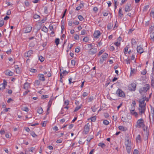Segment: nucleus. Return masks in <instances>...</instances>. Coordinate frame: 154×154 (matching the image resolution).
<instances>
[{
    "label": "nucleus",
    "mask_w": 154,
    "mask_h": 154,
    "mask_svg": "<svg viewBox=\"0 0 154 154\" xmlns=\"http://www.w3.org/2000/svg\"><path fill=\"white\" fill-rule=\"evenodd\" d=\"M129 45H127L124 48V54L128 58H135L137 57L136 54L133 51H131V50H129V48H130Z\"/></svg>",
    "instance_id": "obj_1"
},
{
    "label": "nucleus",
    "mask_w": 154,
    "mask_h": 154,
    "mask_svg": "<svg viewBox=\"0 0 154 154\" xmlns=\"http://www.w3.org/2000/svg\"><path fill=\"white\" fill-rule=\"evenodd\" d=\"M144 126V121L142 119L137 120V122L136 125H135L136 127L138 128L143 127Z\"/></svg>",
    "instance_id": "obj_2"
},
{
    "label": "nucleus",
    "mask_w": 154,
    "mask_h": 154,
    "mask_svg": "<svg viewBox=\"0 0 154 154\" xmlns=\"http://www.w3.org/2000/svg\"><path fill=\"white\" fill-rule=\"evenodd\" d=\"M149 89V86L148 85H146L144 87L140 88L139 91L141 94L143 93H146Z\"/></svg>",
    "instance_id": "obj_3"
},
{
    "label": "nucleus",
    "mask_w": 154,
    "mask_h": 154,
    "mask_svg": "<svg viewBox=\"0 0 154 154\" xmlns=\"http://www.w3.org/2000/svg\"><path fill=\"white\" fill-rule=\"evenodd\" d=\"M116 94L119 97H124L125 95L124 91L118 88L116 92Z\"/></svg>",
    "instance_id": "obj_4"
},
{
    "label": "nucleus",
    "mask_w": 154,
    "mask_h": 154,
    "mask_svg": "<svg viewBox=\"0 0 154 154\" xmlns=\"http://www.w3.org/2000/svg\"><path fill=\"white\" fill-rule=\"evenodd\" d=\"M136 85L135 83H133L129 85L128 86V89L131 91H135L136 90Z\"/></svg>",
    "instance_id": "obj_5"
},
{
    "label": "nucleus",
    "mask_w": 154,
    "mask_h": 154,
    "mask_svg": "<svg viewBox=\"0 0 154 154\" xmlns=\"http://www.w3.org/2000/svg\"><path fill=\"white\" fill-rule=\"evenodd\" d=\"M139 113L141 115L144 113L145 110V106H139Z\"/></svg>",
    "instance_id": "obj_6"
},
{
    "label": "nucleus",
    "mask_w": 154,
    "mask_h": 154,
    "mask_svg": "<svg viewBox=\"0 0 154 154\" xmlns=\"http://www.w3.org/2000/svg\"><path fill=\"white\" fill-rule=\"evenodd\" d=\"M145 100L143 97L142 99H140L139 100V106H146V103H145Z\"/></svg>",
    "instance_id": "obj_7"
},
{
    "label": "nucleus",
    "mask_w": 154,
    "mask_h": 154,
    "mask_svg": "<svg viewBox=\"0 0 154 154\" xmlns=\"http://www.w3.org/2000/svg\"><path fill=\"white\" fill-rule=\"evenodd\" d=\"M101 34L100 31L98 30L95 31L93 34L94 38H98Z\"/></svg>",
    "instance_id": "obj_8"
},
{
    "label": "nucleus",
    "mask_w": 154,
    "mask_h": 154,
    "mask_svg": "<svg viewBox=\"0 0 154 154\" xmlns=\"http://www.w3.org/2000/svg\"><path fill=\"white\" fill-rule=\"evenodd\" d=\"M97 49L96 48H93L91 49L89 51V53L91 54H93L97 52Z\"/></svg>",
    "instance_id": "obj_9"
},
{
    "label": "nucleus",
    "mask_w": 154,
    "mask_h": 154,
    "mask_svg": "<svg viewBox=\"0 0 154 154\" xmlns=\"http://www.w3.org/2000/svg\"><path fill=\"white\" fill-rule=\"evenodd\" d=\"M32 27L31 26H27L25 28V30H24L25 33H29L30 32L32 29Z\"/></svg>",
    "instance_id": "obj_10"
},
{
    "label": "nucleus",
    "mask_w": 154,
    "mask_h": 154,
    "mask_svg": "<svg viewBox=\"0 0 154 154\" xmlns=\"http://www.w3.org/2000/svg\"><path fill=\"white\" fill-rule=\"evenodd\" d=\"M89 127L88 125V124L86 125L84 128V131L85 132V133L87 134L89 131Z\"/></svg>",
    "instance_id": "obj_11"
},
{
    "label": "nucleus",
    "mask_w": 154,
    "mask_h": 154,
    "mask_svg": "<svg viewBox=\"0 0 154 154\" xmlns=\"http://www.w3.org/2000/svg\"><path fill=\"white\" fill-rule=\"evenodd\" d=\"M32 54V50H29L27 52L25 53V56L27 57H29Z\"/></svg>",
    "instance_id": "obj_12"
},
{
    "label": "nucleus",
    "mask_w": 154,
    "mask_h": 154,
    "mask_svg": "<svg viewBox=\"0 0 154 154\" xmlns=\"http://www.w3.org/2000/svg\"><path fill=\"white\" fill-rule=\"evenodd\" d=\"M125 144L126 146H131V140L128 138H127V139H125Z\"/></svg>",
    "instance_id": "obj_13"
},
{
    "label": "nucleus",
    "mask_w": 154,
    "mask_h": 154,
    "mask_svg": "<svg viewBox=\"0 0 154 154\" xmlns=\"http://www.w3.org/2000/svg\"><path fill=\"white\" fill-rule=\"evenodd\" d=\"M137 52L140 54L142 53L143 52V49L140 46L137 47Z\"/></svg>",
    "instance_id": "obj_14"
},
{
    "label": "nucleus",
    "mask_w": 154,
    "mask_h": 154,
    "mask_svg": "<svg viewBox=\"0 0 154 154\" xmlns=\"http://www.w3.org/2000/svg\"><path fill=\"white\" fill-rule=\"evenodd\" d=\"M38 77L39 79L42 81H44L45 80V79L43 74H39L38 75Z\"/></svg>",
    "instance_id": "obj_15"
},
{
    "label": "nucleus",
    "mask_w": 154,
    "mask_h": 154,
    "mask_svg": "<svg viewBox=\"0 0 154 154\" xmlns=\"http://www.w3.org/2000/svg\"><path fill=\"white\" fill-rule=\"evenodd\" d=\"M136 142L137 143H140L141 142V139L140 135V134L137 135L136 138Z\"/></svg>",
    "instance_id": "obj_16"
},
{
    "label": "nucleus",
    "mask_w": 154,
    "mask_h": 154,
    "mask_svg": "<svg viewBox=\"0 0 154 154\" xmlns=\"http://www.w3.org/2000/svg\"><path fill=\"white\" fill-rule=\"evenodd\" d=\"M68 72L66 71L65 70L64 71H63L62 73H60V76L61 77H62L63 78L64 76L67 75Z\"/></svg>",
    "instance_id": "obj_17"
},
{
    "label": "nucleus",
    "mask_w": 154,
    "mask_h": 154,
    "mask_svg": "<svg viewBox=\"0 0 154 154\" xmlns=\"http://www.w3.org/2000/svg\"><path fill=\"white\" fill-rule=\"evenodd\" d=\"M130 112L133 115L135 116L136 117H137L138 116V114L137 112L134 111V109H132L130 110Z\"/></svg>",
    "instance_id": "obj_18"
},
{
    "label": "nucleus",
    "mask_w": 154,
    "mask_h": 154,
    "mask_svg": "<svg viewBox=\"0 0 154 154\" xmlns=\"http://www.w3.org/2000/svg\"><path fill=\"white\" fill-rule=\"evenodd\" d=\"M150 39L153 42H154V32H151L150 33Z\"/></svg>",
    "instance_id": "obj_19"
},
{
    "label": "nucleus",
    "mask_w": 154,
    "mask_h": 154,
    "mask_svg": "<svg viewBox=\"0 0 154 154\" xmlns=\"http://www.w3.org/2000/svg\"><path fill=\"white\" fill-rule=\"evenodd\" d=\"M30 86V84L28 82H26L24 85L23 88L25 89H28Z\"/></svg>",
    "instance_id": "obj_20"
},
{
    "label": "nucleus",
    "mask_w": 154,
    "mask_h": 154,
    "mask_svg": "<svg viewBox=\"0 0 154 154\" xmlns=\"http://www.w3.org/2000/svg\"><path fill=\"white\" fill-rule=\"evenodd\" d=\"M131 5H126L125 8V11L126 12L129 11L131 10L130 6Z\"/></svg>",
    "instance_id": "obj_21"
},
{
    "label": "nucleus",
    "mask_w": 154,
    "mask_h": 154,
    "mask_svg": "<svg viewBox=\"0 0 154 154\" xmlns=\"http://www.w3.org/2000/svg\"><path fill=\"white\" fill-rule=\"evenodd\" d=\"M37 112L38 113L40 114L43 112V111L41 107H38L37 109Z\"/></svg>",
    "instance_id": "obj_22"
},
{
    "label": "nucleus",
    "mask_w": 154,
    "mask_h": 154,
    "mask_svg": "<svg viewBox=\"0 0 154 154\" xmlns=\"http://www.w3.org/2000/svg\"><path fill=\"white\" fill-rule=\"evenodd\" d=\"M5 74L10 76H11L13 75V73L9 70H7L5 72Z\"/></svg>",
    "instance_id": "obj_23"
},
{
    "label": "nucleus",
    "mask_w": 154,
    "mask_h": 154,
    "mask_svg": "<svg viewBox=\"0 0 154 154\" xmlns=\"http://www.w3.org/2000/svg\"><path fill=\"white\" fill-rule=\"evenodd\" d=\"M118 128L120 130H121L123 131H125L127 130V129L126 128L122 126H119Z\"/></svg>",
    "instance_id": "obj_24"
},
{
    "label": "nucleus",
    "mask_w": 154,
    "mask_h": 154,
    "mask_svg": "<svg viewBox=\"0 0 154 154\" xmlns=\"http://www.w3.org/2000/svg\"><path fill=\"white\" fill-rule=\"evenodd\" d=\"M131 149V146H126V149L128 153H130Z\"/></svg>",
    "instance_id": "obj_25"
},
{
    "label": "nucleus",
    "mask_w": 154,
    "mask_h": 154,
    "mask_svg": "<svg viewBox=\"0 0 154 154\" xmlns=\"http://www.w3.org/2000/svg\"><path fill=\"white\" fill-rule=\"evenodd\" d=\"M151 85L152 86H154V75H152L151 76Z\"/></svg>",
    "instance_id": "obj_26"
},
{
    "label": "nucleus",
    "mask_w": 154,
    "mask_h": 154,
    "mask_svg": "<svg viewBox=\"0 0 154 154\" xmlns=\"http://www.w3.org/2000/svg\"><path fill=\"white\" fill-rule=\"evenodd\" d=\"M98 145L102 148H104L106 146V145L104 143L101 142L99 143Z\"/></svg>",
    "instance_id": "obj_27"
},
{
    "label": "nucleus",
    "mask_w": 154,
    "mask_h": 154,
    "mask_svg": "<svg viewBox=\"0 0 154 154\" xmlns=\"http://www.w3.org/2000/svg\"><path fill=\"white\" fill-rule=\"evenodd\" d=\"M131 42L132 45V46L135 45L136 44V42L135 41V39H134V38H132L131 40Z\"/></svg>",
    "instance_id": "obj_28"
},
{
    "label": "nucleus",
    "mask_w": 154,
    "mask_h": 154,
    "mask_svg": "<svg viewBox=\"0 0 154 154\" xmlns=\"http://www.w3.org/2000/svg\"><path fill=\"white\" fill-rule=\"evenodd\" d=\"M60 39L59 38H56L55 39V42L57 45H58L59 43Z\"/></svg>",
    "instance_id": "obj_29"
},
{
    "label": "nucleus",
    "mask_w": 154,
    "mask_h": 154,
    "mask_svg": "<svg viewBox=\"0 0 154 154\" xmlns=\"http://www.w3.org/2000/svg\"><path fill=\"white\" fill-rule=\"evenodd\" d=\"M74 38L76 40H79V36L77 34H75L74 36Z\"/></svg>",
    "instance_id": "obj_30"
},
{
    "label": "nucleus",
    "mask_w": 154,
    "mask_h": 154,
    "mask_svg": "<svg viewBox=\"0 0 154 154\" xmlns=\"http://www.w3.org/2000/svg\"><path fill=\"white\" fill-rule=\"evenodd\" d=\"M103 123L104 124V125H108L109 124V122L106 120H104L103 121Z\"/></svg>",
    "instance_id": "obj_31"
},
{
    "label": "nucleus",
    "mask_w": 154,
    "mask_h": 154,
    "mask_svg": "<svg viewBox=\"0 0 154 154\" xmlns=\"http://www.w3.org/2000/svg\"><path fill=\"white\" fill-rule=\"evenodd\" d=\"M5 86H4V84H0V90H3L5 89Z\"/></svg>",
    "instance_id": "obj_32"
},
{
    "label": "nucleus",
    "mask_w": 154,
    "mask_h": 154,
    "mask_svg": "<svg viewBox=\"0 0 154 154\" xmlns=\"http://www.w3.org/2000/svg\"><path fill=\"white\" fill-rule=\"evenodd\" d=\"M135 71L136 70L135 69H132V68H131V74L132 75L134 74Z\"/></svg>",
    "instance_id": "obj_33"
},
{
    "label": "nucleus",
    "mask_w": 154,
    "mask_h": 154,
    "mask_svg": "<svg viewBox=\"0 0 154 154\" xmlns=\"http://www.w3.org/2000/svg\"><path fill=\"white\" fill-rule=\"evenodd\" d=\"M30 71L33 73H35L37 72V70L36 69L31 68L30 69Z\"/></svg>",
    "instance_id": "obj_34"
},
{
    "label": "nucleus",
    "mask_w": 154,
    "mask_h": 154,
    "mask_svg": "<svg viewBox=\"0 0 154 154\" xmlns=\"http://www.w3.org/2000/svg\"><path fill=\"white\" fill-rule=\"evenodd\" d=\"M24 3L26 7H28L29 5V3L27 0H26Z\"/></svg>",
    "instance_id": "obj_35"
},
{
    "label": "nucleus",
    "mask_w": 154,
    "mask_h": 154,
    "mask_svg": "<svg viewBox=\"0 0 154 154\" xmlns=\"http://www.w3.org/2000/svg\"><path fill=\"white\" fill-rule=\"evenodd\" d=\"M81 108V106H77L76 107L74 110V112H76L79 109Z\"/></svg>",
    "instance_id": "obj_36"
},
{
    "label": "nucleus",
    "mask_w": 154,
    "mask_h": 154,
    "mask_svg": "<svg viewBox=\"0 0 154 154\" xmlns=\"http://www.w3.org/2000/svg\"><path fill=\"white\" fill-rule=\"evenodd\" d=\"M78 18L79 20H80L81 21H82L84 19V18L81 15L78 16Z\"/></svg>",
    "instance_id": "obj_37"
},
{
    "label": "nucleus",
    "mask_w": 154,
    "mask_h": 154,
    "mask_svg": "<svg viewBox=\"0 0 154 154\" xmlns=\"http://www.w3.org/2000/svg\"><path fill=\"white\" fill-rule=\"evenodd\" d=\"M112 25L111 23H109L107 26V28L108 29H112Z\"/></svg>",
    "instance_id": "obj_38"
},
{
    "label": "nucleus",
    "mask_w": 154,
    "mask_h": 154,
    "mask_svg": "<svg viewBox=\"0 0 154 154\" xmlns=\"http://www.w3.org/2000/svg\"><path fill=\"white\" fill-rule=\"evenodd\" d=\"M40 81L39 80H36L35 81V84L36 85H39V84H40Z\"/></svg>",
    "instance_id": "obj_39"
},
{
    "label": "nucleus",
    "mask_w": 154,
    "mask_h": 154,
    "mask_svg": "<svg viewBox=\"0 0 154 154\" xmlns=\"http://www.w3.org/2000/svg\"><path fill=\"white\" fill-rule=\"evenodd\" d=\"M119 16L121 17L123 15V14L122 12V8H120L119 9Z\"/></svg>",
    "instance_id": "obj_40"
},
{
    "label": "nucleus",
    "mask_w": 154,
    "mask_h": 154,
    "mask_svg": "<svg viewBox=\"0 0 154 154\" xmlns=\"http://www.w3.org/2000/svg\"><path fill=\"white\" fill-rule=\"evenodd\" d=\"M52 99H51L48 102V106H49V107H51L52 104Z\"/></svg>",
    "instance_id": "obj_41"
},
{
    "label": "nucleus",
    "mask_w": 154,
    "mask_h": 154,
    "mask_svg": "<svg viewBox=\"0 0 154 154\" xmlns=\"http://www.w3.org/2000/svg\"><path fill=\"white\" fill-rule=\"evenodd\" d=\"M146 73V69H144L141 72V74L143 75H145Z\"/></svg>",
    "instance_id": "obj_42"
},
{
    "label": "nucleus",
    "mask_w": 154,
    "mask_h": 154,
    "mask_svg": "<svg viewBox=\"0 0 154 154\" xmlns=\"http://www.w3.org/2000/svg\"><path fill=\"white\" fill-rule=\"evenodd\" d=\"M91 121L95 122L96 120V116H94L91 117Z\"/></svg>",
    "instance_id": "obj_43"
},
{
    "label": "nucleus",
    "mask_w": 154,
    "mask_h": 154,
    "mask_svg": "<svg viewBox=\"0 0 154 154\" xmlns=\"http://www.w3.org/2000/svg\"><path fill=\"white\" fill-rule=\"evenodd\" d=\"M31 135L33 137H37V135L34 132H32L31 134Z\"/></svg>",
    "instance_id": "obj_44"
},
{
    "label": "nucleus",
    "mask_w": 154,
    "mask_h": 154,
    "mask_svg": "<svg viewBox=\"0 0 154 154\" xmlns=\"http://www.w3.org/2000/svg\"><path fill=\"white\" fill-rule=\"evenodd\" d=\"M49 28L50 30L51 31H54V28L52 25L50 24L49 25Z\"/></svg>",
    "instance_id": "obj_45"
},
{
    "label": "nucleus",
    "mask_w": 154,
    "mask_h": 154,
    "mask_svg": "<svg viewBox=\"0 0 154 154\" xmlns=\"http://www.w3.org/2000/svg\"><path fill=\"white\" fill-rule=\"evenodd\" d=\"M71 63L72 65L73 66H74L75 65V60H72L71 61Z\"/></svg>",
    "instance_id": "obj_46"
},
{
    "label": "nucleus",
    "mask_w": 154,
    "mask_h": 154,
    "mask_svg": "<svg viewBox=\"0 0 154 154\" xmlns=\"http://www.w3.org/2000/svg\"><path fill=\"white\" fill-rule=\"evenodd\" d=\"M86 32V30L85 29H83L81 32V34L82 35H84L85 33Z\"/></svg>",
    "instance_id": "obj_47"
},
{
    "label": "nucleus",
    "mask_w": 154,
    "mask_h": 154,
    "mask_svg": "<svg viewBox=\"0 0 154 154\" xmlns=\"http://www.w3.org/2000/svg\"><path fill=\"white\" fill-rule=\"evenodd\" d=\"M83 41L84 42H87L88 41V37H85L83 39Z\"/></svg>",
    "instance_id": "obj_48"
},
{
    "label": "nucleus",
    "mask_w": 154,
    "mask_h": 154,
    "mask_svg": "<svg viewBox=\"0 0 154 154\" xmlns=\"http://www.w3.org/2000/svg\"><path fill=\"white\" fill-rule=\"evenodd\" d=\"M48 97V96L47 95H43L42 96V99H44L47 98Z\"/></svg>",
    "instance_id": "obj_49"
},
{
    "label": "nucleus",
    "mask_w": 154,
    "mask_h": 154,
    "mask_svg": "<svg viewBox=\"0 0 154 154\" xmlns=\"http://www.w3.org/2000/svg\"><path fill=\"white\" fill-rule=\"evenodd\" d=\"M46 121H45L43 122L42 123H41V124L42 125V127H45L46 125Z\"/></svg>",
    "instance_id": "obj_50"
},
{
    "label": "nucleus",
    "mask_w": 154,
    "mask_h": 154,
    "mask_svg": "<svg viewBox=\"0 0 154 154\" xmlns=\"http://www.w3.org/2000/svg\"><path fill=\"white\" fill-rule=\"evenodd\" d=\"M115 44L117 47H118V46L120 45V42H119L117 41L116 42H115Z\"/></svg>",
    "instance_id": "obj_51"
},
{
    "label": "nucleus",
    "mask_w": 154,
    "mask_h": 154,
    "mask_svg": "<svg viewBox=\"0 0 154 154\" xmlns=\"http://www.w3.org/2000/svg\"><path fill=\"white\" fill-rule=\"evenodd\" d=\"M53 130L55 131H57L58 130V128L56 126H55L53 128Z\"/></svg>",
    "instance_id": "obj_52"
},
{
    "label": "nucleus",
    "mask_w": 154,
    "mask_h": 154,
    "mask_svg": "<svg viewBox=\"0 0 154 154\" xmlns=\"http://www.w3.org/2000/svg\"><path fill=\"white\" fill-rule=\"evenodd\" d=\"M104 115L106 118H107L109 116V115L108 113H105Z\"/></svg>",
    "instance_id": "obj_53"
},
{
    "label": "nucleus",
    "mask_w": 154,
    "mask_h": 154,
    "mask_svg": "<svg viewBox=\"0 0 154 154\" xmlns=\"http://www.w3.org/2000/svg\"><path fill=\"white\" fill-rule=\"evenodd\" d=\"M42 30L44 31L45 32H47L48 30V29L45 26V28L43 27L42 29Z\"/></svg>",
    "instance_id": "obj_54"
},
{
    "label": "nucleus",
    "mask_w": 154,
    "mask_h": 154,
    "mask_svg": "<svg viewBox=\"0 0 154 154\" xmlns=\"http://www.w3.org/2000/svg\"><path fill=\"white\" fill-rule=\"evenodd\" d=\"M125 60V61H126V63L127 64H129V63H130V59H129V58H127V59H126Z\"/></svg>",
    "instance_id": "obj_55"
},
{
    "label": "nucleus",
    "mask_w": 154,
    "mask_h": 154,
    "mask_svg": "<svg viewBox=\"0 0 154 154\" xmlns=\"http://www.w3.org/2000/svg\"><path fill=\"white\" fill-rule=\"evenodd\" d=\"M40 17L39 15L37 14H35L33 16V18L34 19H37Z\"/></svg>",
    "instance_id": "obj_56"
},
{
    "label": "nucleus",
    "mask_w": 154,
    "mask_h": 154,
    "mask_svg": "<svg viewBox=\"0 0 154 154\" xmlns=\"http://www.w3.org/2000/svg\"><path fill=\"white\" fill-rule=\"evenodd\" d=\"M108 56V54L106 53L104 54L102 56V58H106Z\"/></svg>",
    "instance_id": "obj_57"
},
{
    "label": "nucleus",
    "mask_w": 154,
    "mask_h": 154,
    "mask_svg": "<svg viewBox=\"0 0 154 154\" xmlns=\"http://www.w3.org/2000/svg\"><path fill=\"white\" fill-rule=\"evenodd\" d=\"M88 94L87 92H84L83 93L82 95L83 97H85L87 96L88 95Z\"/></svg>",
    "instance_id": "obj_58"
},
{
    "label": "nucleus",
    "mask_w": 154,
    "mask_h": 154,
    "mask_svg": "<svg viewBox=\"0 0 154 154\" xmlns=\"http://www.w3.org/2000/svg\"><path fill=\"white\" fill-rule=\"evenodd\" d=\"M23 110L26 112H28L29 111V109L27 107H25L23 108Z\"/></svg>",
    "instance_id": "obj_59"
},
{
    "label": "nucleus",
    "mask_w": 154,
    "mask_h": 154,
    "mask_svg": "<svg viewBox=\"0 0 154 154\" xmlns=\"http://www.w3.org/2000/svg\"><path fill=\"white\" fill-rule=\"evenodd\" d=\"M115 48L113 46H111L109 48V50L110 51H113L114 50Z\"/></svg>",
    "instance_id": "obj_60"
},
{
    "label": "nucleus",
    "mask_w": 154,
    "mask_h": 154,
    "mask_svg": "<svg viewBox=\"0 0 154 154\" xmlns=\"http://www.w3.org/2000/svg\"><path fill=\"white\" fill-rule=\"evenodd\" d=\"M138 151L137 149H135L134 150L133 152V154H138Z\"/></svg>",
    "instance_id": "obj_61"
},
{
    "label": "nucleus",
    "mask_w": 154,
    "mask_h": 154,
    "mask_svg": "<svg viewBox=\"0 0 154 154\" xmlns=\"http://www.w3.org/2000/svg\"><path fill=\"white\" fill-rule=\"evenodd\" d=\"M69 101L68 100H66L64 101V104L66 105H68L69 104Z\"/></svg>",
    "instance_id": "obj_62"
},
{
    "label": "nucleus",
    "mask_w": 154,
    "mask_h": 154,
    "mask_svg": "<svg viewBox=\"0 0 154 154\" xmlns=\"http://www.w3.org/2000/svg\"><path fill=\"white\" fill-rule=\"evenodd\" d=\"M104 51L103 50H101L98 53V55H101Z\"/></svg>",
    "instance_id": "obj_63"
},
{
    "label": "nucleus",
    "mask_w": 154,
    "mask_h": 154,
    "mask_svg": "<svg viewBox=\"0 0 154 154\" xmlns=\"http://www.w3.org/2000/svg\"><path fill=\"white\" fill-rule=\"evenodd\" d=\"M150 15L152 17H154V11H151L150 12Z\"/></svg>",
    "instance_id": "obj_64"
}]
</instances>
